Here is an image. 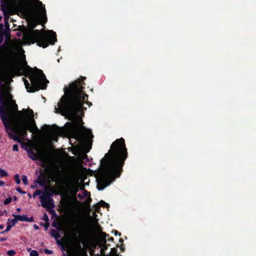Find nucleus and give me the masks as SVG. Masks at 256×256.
<instances>
[{
  "label": "nucleus",
  "instance_id": "obj_1",
  "mask_svg": "<svg viewBox=\"0 0 256 256\" xmlns=\"http://www.w3.org/2000/svg\"><path fill=\"white\" fill-rule=\"evenodd\" d=\"M128 158V152L124 138L116 139L100 160V166L96 178L98 190H103L120 176Z\"/></svg>",
  "mask_w": 256,
  "mask_h": 256
},
{
  "label": "nucleus",
  "instance_id": "obj_2",
  "mask_svg": "<svg viewBox=\"0 0 256 256\" xmlns=\"http://www.w3.org/2000/svg\"><path fill=\"white\" fill-rule=\"evenodd\" d=\"M86 77L80 78L70 82L69 86L64 88V94L58 102V108H56V112L64 116L70 120L75 118L79 113L84 112L86 108L82 106L85 102L89 106L92 103L88 101V96L84 90L86 85L84 80Z\"/></svg>",
  "mask_w": 256,
  "mask_h": 256
},
{
  "label": "nucleus",
  "instance_id": "obj_3",
  "mask_svg": "<svg viewBox=\"0 0 256 256\" xmlns=\"http://www.w3.org/2000/svg\"><path fill=\"white\" fill-rule=\"evenodd\" d=\"M24 66H16L14 72L16 76H28L32 83V86H30L28 82L24 78H22L27 92H34L40 88L45 89L46 86L43 84L42 80H45L48 82V81L46 79L42 71L36 67L34 68L35 72H32V68L27 64L26 60H24Z\"/></svg>",
  "mask_w": 256,
  "mask_h": 256
},
{
  "label": "nucleus",
  "instance_id": "obj_4",
  "mask_svg": "<svg viewBox=\"0 0 256 256\" xmlns=\"http://www.w3.org/2000/svg\"><path fill=\"white\" fill-rule=\"evenodd\" d=\"M18 113L20 115V129L24 136H26L28 130L33 132L38 130L34 119V112L32 110H23L22 112H18Z\"/></svg>",
  "mask_w": 256,
  "mask_h": 256
},
{
  "label": "nucleus",
  "instance_id": "obj_5",
  "mask_svg": "<svg viewBox=\"0 0 256 256\" xmlns=\"http://www.w3.org/2000/svg\"><path fill=\"white\" fill-rule=\"evenodd\" d=\"M12 95L7 91H2L0 87V118L6 129H12L10 126L11 112L6 107V99L10 100Z\"/></svg>",
  "mask_w": 256,
  "mask_h": 256
},
{
  "label": "nucleus",
  "instance_id": "obj_6",
  "mask_svg": "<svg viewBox=\"0 0 256 256\" xmlns=\"http://www.w3.org/2000/svg\"><path fill=\"white\" fill-rule=\"evenodd\" d=\"M80 190H84V187L83 186H80L78 184H68V191L66 192V194H69L72 196V200H74L77 201L76 196L77 192H78Z\"/></svg>",
  "mask_w": 256,
  "mask_h": 256
},
{
  "label": "nucleus",
  "instance_id": "obj_7",
  "mask_svg": "<svg viewBox=\"0 0 256 256\" xmlns=\"http://www.w3.org/2000/svg\"><path fill=\"white\" fill-rule=\"evenodd\" d=\"M40 198L42 207L47 208H54L53 200L50 198V194L49 193H44L40 196Z\"/></svg>",
  "mask_w": 256,
  "mask_h": 256
},
{
  "label": "nucleus",
  "instance_id": "obj_8",
  "mask_svg": "<svg viewBox=\"0 0 256 256\" xmlns=\"http://www.w3.org/2000/svg\"><path fill=\"white\" fill-rule=\"evenodd\" d=\"M98 230L100 232L98 234V238L100 240V242L104 248V250H106L108 247L110 246V244H106V238H108V240L111 242H114V238L112 237L109 238L110 236L108 234H107L105 232H102V228L100 226H98Z\"/></svg>",
  "mask_w": 256,
  "mask_h": 256
},
{
  "label": "nucleus",
  "instance_id": "obj_9",
  "mask_svg": "<svg viewBox=\"0 0 256 256\" xmlns=\"http://www.w3.org/2000/svg\"><path fill=\"white\" fill-rule=\"evenodd\" d=\"M72 138L78 141H82L83 138L81 134L80 126L77 124H71Z\"/></svg>",
  "mask_w": 256,
  "mask_h": 256
},
{
  "label": "nucleus",
  "instance_id": "obj_10",
  "mask_svg": "<svg viewBox=\"0 0 256 256\" xmlns=\"http://www.w3.org/2000/svg\"><path fill=\"white\" fill-rule=\"evenodd\" d=\"M4 21L5 24V33L6 34V36H10V25L8 24V20L10 16L8 14H6L5 12H4Z\"/></svg>",
  "mask_w": 256,
  "mask_h": 256
},
{
  "label": "nucleus",
  "instance_id": "obj_11",
  "mask_svg": "<svg viewBox=\"0 0 256 256\" xmlns=\"http://www.w3.org/2000/svg\"><path fill=\"white\" fill-rule=\"evenodd\" d=\"M16 219L18 221L20 222H33L34 221V218L32 216L28 218L26 215H16Z\"/></svg>",
  "mask_w": 256,
  "mask_h": 256
},
{
  "label": "nucleus",
  "instance_id": "obj_12",
  "mask_svg": "<svg viewBox=\"0 0 256 256\" xmlns=\"http://www.w3.org/2000/svg\"><path fill=\"white\" fill-rule=\"evenodd\" d=\"M0 78L3 82H8L9 81H12V78L10 76V74L8 72L0 74Z\"/></svg>",
  "mask_w": 256,
  "mask_h": 256
},
{
  "label": "nucleus",
  "instance_id": "obj_13",
  "mask_svg": "<svg viewBox=\"0 0 256 256\" xmlns=\"http://www.w3.org/2000/svg\"><path fill=\"white\" fill-rule=\"evenodd\" d=\"M56 126L54 125H52V126H50V125L44 124L43 126V128L45 129L46 130H47L50 133L53 134H56L58 133V130L56 128H54L53 127Z\"/></svg>",
  "mask_w": 256,
  "mask_h": 256
},
{
  "label": "nucleus",
  "instance_id": "obj_14",
  "mask_svg": "<svg viewBox=\"0 0 256 256\" xmlns=\"http://www.w3.org/2000/svg\"><path fill=\"white\" fill-rule=\"evenodd\" d=\"M100 207L103 208H109L110 206L109 204L106 202L104 201L101 200L99 202H98L95 206H94V209L97 212H98V210L100 209Z\"/></svg>",
  "mask_w": 256,
  "mask_h": 256
},
{
  "label": "nucleus",
  "instance_id": "obj_15",
  "mask_svg": "<svg viewBox=\"0 0 256 256\" xmlns=\"http://www.w3.org/2000/svg\"><path fill=\"white\" fill-rule=\"evenodd\" d=\"M29 155L28 156L30 158H31L32 160H36L40 158V155L35 153L32 150H30L28 151Z\"/></svg>",
  "mask_w": 256,
  "mask_h": 256
},
{
  "label": "nucleus",
  "instance_id": "obj_16",
  "mask_svg": "<svg viewBox=\"0 0 256 256\" xmlns=\"http://www.w3.org/2000/svg\"><path fill=\"white\" fill-rule=\"evenodd\" d=\"M6 34H0V50H2L4 48V46L2 45L1 44L4 40V37L6 38V40H8L10 38V36H6Z\"/></svg>",
  "mask_w": 256,
  "mask_h": 256
},
{
  "label": "nucleus",
  "instance_id": "obj_17",
  "mask_svg": "<svg viewBox=\"0 0 256 256\" xmlns=\"http://www.w3.org/2000/svg\"><path fill=\"white\" fill-rule=\"evenodd\" d=\"M8 136L10 138L14 140V141L18 142H21L22 140L16 134H13L12 133L8 134Z\"/></svg>",
  "mask_w": 256,
  "mask_h": 256
},
{
  "label": "nucleus",
  "instance_id": "obj_18",
  "mask_svg": "<svg viewBox=\"0 0 256 256\" xmlns=\"http://www.w3.org/2000/svg\"><path fill=\"white\" fill-rule=\"evenodd\" d=\"M35 182L38 184L40 186H42L44 184V179L40 175L38 176Z\"/></svg>",
  "mask_w": 256,
  "mask_h": 256
},
{
  "label": "nucleus",
  "instance_id": "obj_19",
  "mask_svg": "<svg viewBox=\"0 0 256 256\" xmlns=\"http://www.w3.org/2000/svg\"><path fill=\"white\" fill-rule=\"evenodd\" d=\"M12 216L14 217V218H13V219L9 218L8 220V223L10 224H11V225H12V226H14L17 222L18 220L16 219V214H13Z\"/></svg>",
  "mask_w": 256,
  "mask_h": 256
},
{
  "label": "nucleus",
  "instance_id": "obj_20",
  "mask_svg": "<svg viewBox=\"0 0 256 256\" xmlns=\"http://www.w3.org/2000/svg\"><path fill=\"white\" fill-rule=\"evenodd\" d=\"M104 256H119V254H118V250L116 248H112L110 253L109 255H106Z\"/></svg>",
  "mask_w": 256,
  "mask_h": 256
},
{
  "label": "nucleus",
  "instance_id": "obj_21",
  "mask_svg": "<svg viewBox=\"0 0 256 256\" xmlns=\"http://www.w3.org/2000/svg\"><path fill=\"white\" fill-rule=\"evenodd\" d=\"M76 223H77V224L76 226V230L78 233H81L82 232L84 231V228L82 226L81 224H80V222L78 220L76 221Z\"/></svg>",
  "mask_w": 256,
  "mask_h": 256
},
{
  "label": "nucleus",
  "instance_id": "obj_22",
  "mask_svg": "<svg viewBox=\"0 0 256 256\" xmlns=\"http://www.w3.org/2000/svg\"><path fill=\"white\" fill-rule=\"evenodd\" d=\"M50 232L52 236H54L56 238H58L60 237L59 233L54 229L50 230Z\"/></svg>",
  "mask_w": 256,
  "mask_h": 256
},
{
  "label": "nucleus",
  "instance_id": "obj_23",
  "mask_svg": "<svg viewBox=\"0 0 256 256\" xmlns=\"http://www.w3.org/2000/svg\"><path fill=\"white\" fill-rule=\"evenodd\" d=\"M8 176V172L2 168H0V178L7 176Z\"/></svg>",
  "mask_w": 256,
  "mask_h": 256
},
{
  "label": "nucleus",
  "instance_id": "obj_24",
  "mask_svg": "<svg viewBox=\"0 0 256 256\" xmlns=\"http://www.w3.org/2000/svg\"><path fill=\"white\" fill-rule=\"evenodd\" d=\"M52 226L56 228L58 230H60V226L58 222H54L52 223Z\"/></svg>",
  "mask_w": 256,
  "mask_h": 256
},
{
  "label": "nucleus",
  "instance_id": "obj_25",
  "mask_svg": "<svg viewBox=\"0 0 256 256\" xmlns=\"http://www.w3.org/2000/svg\"><path fill=\"white\" fill-rule=\"evenodd\" d=\"M12 226V225L10 224H8V226H6V229L4 231H2V232H0V233L3 234L4 232H8V231L10 230L11 229Z\"/></svg>",
  "mask_w": 256,
  "mask_h": 256
},
{
  "label": "nucleus",
  "instance_id": "obj_26",
  "mask_svg": "<svg viewBox=\"0 0 256 256\" xmlns=\"http://www.w3.org/2000/svg\"><path fill=\"white\" fill-rule=\"evenodd\" d=\"M22 180L23 183L25 185H27L28 184V178H27V176H26L22 175Z\"/></svg>",
  "mask_w": 256,
  "mask_h": 256
},
{
  "label": "nucleus",
  "instance_id": "obj_27",
  "mask_svg": "<svg viewBox=\"0 0 256 256\" xmlns=\"http://www.w3.org/2000/svg\"><path fill=\"white\" fill-rule=\"evenodd\" d=\"M42 190H36L33 194V198H34L36 196H39L42 194Z\"/></svg>",
  "mask_w": 256,
  "mask_h": 256
},
{
  "label": "nucleus",
  "instance_id": "obj_28",
  "mask_svg": "<svg viewBox=\"0 0 256 256\" xmlns=\"http://www.w3.org/2000/svg\"><path fill=\"white\" fill-rule=\"evenodd\" d=\"M14 180L17 184H20V176L18 174H16L14 176Z\"/></svg>",
  "mask_w": 256,
  "mask_h": 256
},
{
  "label": "nucleus",
  "instance_id": "obj_29",
  "mask_svg": "<svg viewBox=\"0 0 256 256\" xmlns=\"http://www.w3.org/2000/svg\"><path fill=\"white\" fill-rule=\"evenodd\" d=\"M30 256H38V252L36 250H32L30 254Z\"/></svg>",
  "mask_w": 256,
  "mask_h": 256
},
{
  "label": "nucleus",
  "instance_id": "obj_30",
  "mask_svg": "<svg viewBox=\"0 0 256 256\" xmlns=\"http://www.w3.org/2000/svg\"><path fill=\"white\" fill-rule=\"evenodd\" d=\"M12 200V198H10V197H9L7 198H6L4 202V204L5 205H7L8 204H9Z\"/></svg>",
  "mask_w": 256,
  "mask_h": 256
},
{
  "label": "nucleus",
  "instance_id": "obj_31",
  "mask_svg": "<svg viewBox=\"0 0 256 256\" xmlns=\"http://www.w3.org/2000/svg\"><path fill=\"white\" fill-rule=\"evenodd\" d=\"M84 190V192H83V197L84 198H86L88 196H90V192H88L86 190H85L84 189L83 190Z\"/></svg>",
  "mask_w": 256,
  "mask_h": 256
},
{
  "label": "nucleus",
  "instance_id": "obj_32",
  "mask_svg": "<svg viewBox=\"0 0 256 256\" xmlns=\"http://www.w3.org/2000/svg\"><path fill=\"white\" fill-rule=\"evenodd\" d=\"M6 253L10 256H13L16 254V252L14 250H8Z\"/></svg>",
  "mask_w": 256,
  "mask_h": 256
},
{
  "label": "nucleus",
  "instance_id": "obj_33",
  "mask_svg": "<svg viewBox=\"0 0 256 256\" xmlns=\"http://www.w3.org/2000/svg\"><path fill=\"white\" fill-rule=\"evenodd\" d=\"M4 26L2 24H0V34H6L5 30H4Z\"/></svg>",
  "mask_w": 256,
  "mask_h": 256
},
{
  "label": "nucleus",
  "instance_id": "obj_34",
  "mask_svg": "<svg viewBox=\"0 0 256 256\" xmlns=\"http://www.w3.org/2000/svg\"><path fill=\"white\" fill-rule=\"evenodd\" d=\"M116 246L117 248H120V249L122 252H124L125 250V248L124 247V245L122 244L120 246L118 244H116Z\"/></svg>",
  "mask_w": 256,
  "mask_h": 256
},
{
  "label": "nucleus",
  "instance_id": "obj_35",
  "mask_svg": "<svg viewBox=\"0 0 256 256\" xmlns=\"http://www.w3.org/2000/svg\"><path fill=\"white\" fill-rule=\"evenodd\" d=\"M16 190L20 193L22 194H25L26 192L24 191H23L22 189L20 187H18L16 188Z\"/></svg>",
  "mask_w": 256,
  "mask_h": 256
},
{
  "label": "nucleus",
  "instance_id": "obj_36",
  "mask_svg": "<svg viewBox=\"0 0 256 256\" xmlns=\"http://www.w3.org/2000/svg\"><path fill=\"white\" fill-rule=\"evenodd\" d=\"M43 220L45 221V222H48V217L47 215V214L46 213H44V216H43Z\"/></svg>",
  "mask_w": 256,
  "mask_h": 256
},
{
  "label": "nucleus",
  "instance_id": "obj_37",
  "mask_svg": "<svg viewBox=\"0 0 256 256\" xmlns=\"http://www.w3.org/2000/svg\"><path fill=\"white\" fill-rule=\"evenodd\" d=\"M12 150L18 152V144H14L12 146Z\"/></svg>",
  "mask_w": 256,
  "mask_h": 256
},
{
  "label": "nucleus",
  "instance_id": "obj_38",
  "mask_svg": "<svg viewBox=\"0 0 256 256\" xmlns=\"http://www.w3.org/2000/svg\"><path fill=\"white\" fill-rule=\"evenodd\" d=\"M112 232H114L115 236L118 234L119 236H120L122 234L120 232H119L118 230H112Z\"/></svg>",
  "mask_w": 256,
  "mask_h": 256
},
{
  "label": "nucleus",
  "instance_id": "obj_39",
  "mask_svg": "<svg viewBox=\"0 0 256 256\" xmlns=\"http://www.w3.org/2000/svg\"><path fill=\"white\" fill-rule=\"evenodd\" d=\"M44 252L46 254H50L52 253V251L48 249H44Z\"/></svg>",
  "mask_w": 256,
  "mask_h": 256
},
{
  "label": "nucleus",
  "instance_id": "obj_40",
  "mask_svg": "<svg viewBox=\"0 0 256 256\" xmlns=\"http://www.w3.org/2000/svg\"><path fill=\"white\" fill-rule=\"evenodd\" d=\"M44 226L46 228H48L49 227V226H50L49 222H46V223L44 224Z\"/></svg>",
  "mask_w": 256,
  "mask_h": 256
},
{
  "label": "nucleus",
  "instance_id": "obj_41",
  "mask_svg": "<svg viewBox=\"0 0 256 256\" xmlns=\"http://www.w3.org/2000/svg\"><path fill=\"white\" fill-rule=\"evenodd\" d=\"M14 110H18V105L16 104L15 102H14Z\"/></svg>",
  "mask_w": 256,
  "mask_h": 256
},
{
  "label": "nucleus",
  "instance_id": "obj_42",
  "mask_svg": "<svg viewBox=\"0 0 256 256\" xmlns=\"http://www.w3.org/2000/svg\"><path fill=\"white\" fill-rule=\"evenodd\" d=\"M77 196H78V197L80 199V200H82V199L84 198L83 196H82V195L81 194H78L77 195Z\"/></svg>",
  "mask_w": 256,
  "mask_h": 256
},
{
  "label": "nucleus",
  "instance_id": "obj_43",
  "mask_svg": "<svg viewBox=\"0 0 256 256\" xmlns=\"http://www.w3.org/2000/svg\"><path fill=\"white\" fill-rule=\"evenodd\" d=\"M65 201L66 202H64L62 204V205L64 206H67V203H66V201H67V197L66 198H65Z\"/></svg>",
  "mask_w": 256,
  "mask_h": 256
},
{
  "label": "nucleus",
  "instance_id": "obj_44",
  "mask_svg": "<svg viewBox=\"0 0 256 256\" xmlns=\"http://www.w3.org/2000/svg\"><path fill=\"white\" fill-rule=\"evenodd\" d=\"M6 240V238H0V242H4L5 240Z\"/></svg>",
  "mask_w": 256,
  "mask_h": 256
},
{
  "label": "nucleus",
  "instance_id": "obj_45",
  "mask_svg": "<svg viewBox=\"0 0 256 256\" xmlns=\"http://www.w3.org/2000/svg\"><path fill=\"white\" fill-rule=\"evenodd\" d=\"M92 200V198H89L87 200H86V202H87L88 204H90Z\"/></svg>",
  "mask_w": 256,
  "mask_h": 256
},
{
  "label": "nucleus",
  "instance_id": "obj_46",
  "mask_svg": "<svg viewBox=\"0 0 256 256\" xmlns=\"http://www.w3.org/2000/svg\"><path fill=\"white\" fill-rule=\"evenodd\" d=\"M34 228L36 229V230H38L39 229V227L38 226H37L36 224H34Z\"/></svg>",
  "mask_w": 256,
  "mask_h": 256
},
{
  "label": "nucleus",
  "instance_id": "obj_47",
  "mask_svg": "<svg viewBox=\"0 0 256 256\" xmlns=\"http://www.w3.org/2000/svg\"><path fill=\"white\" fill-rule=\"evenodd\" d=\"M119 242L122 244V243L124 242V240L122 238H120L119 239Z\"/></svg>",
  "mask_w": 256,
  "mask_h": 256
},
{
  "label": "nucleus",
  "instance_id": "obj_48",
  "mask_svg": "<svg viewBox=\"0 0 256 256\" xmlns=\"http://www.w3.org/2000/svg\"><path fill=\"white\" fill-rule=\"evenodd\" d=\"M4 184V182L0 180V186H3Z\"/></svg>",
  "mask_w": 256,
  "mask_h": 256
},
{
  "label": "nucleus",
  "instance_id": "obj_49",
  "mask_svg": "<svg viewBox=\"0 0 256 256\" xmlns=\"http://www.w3.org/2000/svg\"><path fill=\"white\" fill-rule=\"evenodd\" d=\"M4 228V226L0 224V229L2 230V229H3Z\"/></svg>",
  "mask_w": 256,
  "mask_h": 256
},
{
  "label": "nucleus",
  "instance_id": "obj_50",
  "mask_svg": "<svg viewBox=\"0 0 256 256\" xmlns=\"http://www.w3.org/2000/svg\"><path fill=\"white\" fill-rule=\"evenodd\" d=\"M16 210L18 212H20L21 211V208H16Z\"/></svg>",
  "mask_w": 256,
  "mask_h": 256
},
{
  "label": "nucleus",
  "instance_id": "obj_51",
  "mask_svg": "<svg viewBox=\"0 0 256 256\" xmlns=\"http://www.w3.org/2000/svg\"><path fill=\"white\" fill-rule=\"evenodd\" d=\"M4 213L1 211H0V216H2L4 215Z\"/></svg>",
  "mask_w": 256,
  "mask_h": 256
},
{
  "label": "nucleus",
  "instance_id": "obj_52",
  "mask_svg": "<svg viewBox=\"0 0 256 256\" xmlns=\"http://www.w3.org/2000/svg\"><path fill=\"white\" fill-rule=\"evenodd\" d=\"M13 199H14V201H16V200H17V198H16V196H14Z\"/></svg>",
  "mask_w": 256,
  "mask_h": 256
},
{
  "label": "nucleus",
  "instance_id": "obj_53",
  "mask_svg": "<svg viewBox=\"0 0 256 256\" xmlns=\"http://www.w3.org/2000/svg\"><path fill=\"white\" fill-rule=\"evenodd\" d=\"M6 0H0V2H1V4L2 5L3 4L4 2Z\"/></svg>",
  "mask_w": 256,
  "mask_h": 256
},
{
  "label": "nucleus",
  "instance_id": "obj_54",
  "mask_svg": "<svg viewBox=\"0 0 256 256\" xmlns=\"http://www.w3.org/2000/svg\"><path fill=\"white\" fill-rule=\"evenodd\" d=\"M89 135L92 136L91 132H90Z\"/></svg>",
  "mask_w": 256,
  "mask_h": 256
},
{
  "label": "nucleus",
  "instance_id": "obj_55",
  "mask_svg": "<svg viewBox=\"0 0 256 256\" xmlns=\"http://www.w3.org/2000/svg\"><path fill=\"white\" fill-rule=\"evenodd\" d=\"M2 16H0V21L2 20Z\"/></svg>",
  "mask_w": 256,
  "mask_h": 256
},
{
  "label": "nucleus",
  "instance_id": "obj_56",
  "mask_svg": "<svg viewBox=\"0 0 256 256\" xmlns=\"http://www.w3.org/2000/svg\"><path fill=\"white\" fill-rule=\"evenodd\" d=\"M91 148L90 147V148H88V149L86 150V152H88L90 151V150Z\"/></svg>",
  "mask_w": 256,
  "mask_h": 256
},
{
  "label": "nucleus",
  "instance_id": "obj_57",
  "mask_svg": "<svg viewBox=\"0 0 256 256\" xmlns=\"http://www.w3.org/2000/svg\"><path fill=\"white\" fill-rule=\"evenodd\" d=\"M31 250H31V248H28V252L31 251Z\"/></svg>",
  "mask_w": 256,
  "mask_h": 256
},
{
  "label": "nucleus",
  "instance_id": "obj_58",
  "mask_svg": "<svg viewBox=\"0 0 256 256\" xmlns=\"http://www.w3.org/2000/svg\"><path fill=\"white\" fill-rule=\"evenodd\" d=\"M82 128H84V129H86V128L84 126H82Z\"/></svg>",
  "mask_w": 256,
  "mask_h": 256
},
{
  "label": "nucleus",
  "instance_id": "obj_59",
  "mask_svg": "<svg viewBox=\"0 0 256 256\" xmlns=\"http://www.w3.org/2000/svg\"><path fill=\"white\" fill-rule=\"evenodd\" d=\"M28 196L31 197V196L30 194H28Z\"/></svg>",
  "mask_w": 256,
  "mask_h": 256
},
{
  "label": "nucleus",
  "instance_id": "obj_60",
  "mask_svg": "<svg viewBox=\"0 0 256 256\" xmlns=\"http://www.w3.org/2000/svg\"><path fill=\"white\" fill-rule=\"evenodd\" d=\"M4 213H6V210H4Z\"/></svg>",
  "mask_w": 256,
  "mask_h": 256
},
{
  "label": "nucleus",
  "instance_id": "obj_61",
  "mask_svg": "<svg viewBox=\"0 0 256 256\" xmlns=\"http://www.w3.org/2000/svg\"><path fill=\"white\" fill-rule=\"evenodd\" d=\"M85 256H88L86 253L85 254Z\"/></svg>",
  "mask_w": 256,
  "mask_h": 256
},
{
  "label": "nucleus",
  "instance_id": "obj_62",
  "mask_svg": "<svg viewBox=\"0 0 256 256\" xmlns=\"http://www.w3.org/2000/svg\"><path fill=\"white\" fill-rule=\"evenodd\" d=\"M119 256H122V255H120H120H119Z\"/></svg>",
  "mask_w": 256,
  "mask_h": 256
}]
</instances>
